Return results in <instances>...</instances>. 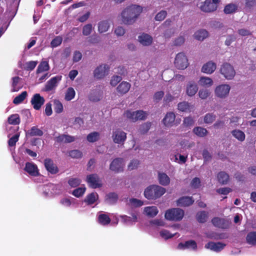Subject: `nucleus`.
I'll return each mask as SVG.
<instances>
[{
	"label": "nucleus",
	"mask_w": 256,
	"mask_h": 256,
	"mask_svg": "<svg viewBox=\"0 0 256 256\" xmlns=\"http://www.w3.org/2000/svg\"><path fill=\"white\" fill-rule=\"evenodd\" d=\"M142 12V8L138 5H132L124 8L121 13L122 20L126 24H134Z\"/></svg>",
	"instance_id": "obj_1"
},
{
	"label": "nucleus",
	"mask_w": 256,
	"mask_h": 256,
	"mask_svg": "<svg viewBox=\"0 0 256 256\" xmlns=\"http://www.w3.org/2000/svg\"><path fill=\"white\" fill-rule=\"evenodd\" d=\"M166 192V189L160 186L152 184L147 187L144 191V196L148 200H156Z\"/></svg>",
	"instance_id": "obj_2"
},
{
	"label": "nucleus",
	"mask_w": 256,
	"mask_h": 256,
	"mask_svg": "<svg viewBox=\"0 0 256 256\" xmlns=\"http://www.w3.org/2000/svg\"><path fill=\"white\" fill-rule=\"evenodd\" d=\"M184 214V210L182 209L172 208L166 212L164 216L167 220L178 222L182 219Z\"/></svg>",
	"instance_id": "obj_3"
},
{
	"label": "nucleus",
	"mask_w": 256,
	"mask_h": 256,
	"mask_svg": "<svg viewBox=\"0 0 256 256\" xmlns=\"http://www.w3.org/2000/svg\"><path fill=\"white\" fill-rule=\"evenodd\" d=\"M197 6L201 11L206 13L212 12L217 10L216 6L212 3L211 0H200L197 4Z\"/></svg>",
	"instance_id": "obj_4"
},
{
	"label": "nucleus",
	"mask_w": 256,
	"mask_h": 256,
	"mask_svg": "<svg viewBox=\"0 0 256 256\" xmlns=\"http://www.w3.org/2000/svg\"><path fill=\"white\" fill-rule=\"evenodd\" d=\"M220 72L228 80L232 79L236 74V72L233 66L227 62L222 64L220 69Z\"/></svg>",
	"instance_id": "obj_5"
},
{
	"label": "nucleus",
	"mask_w": 256,
	"mask_h": 256,
	"mask_svg": "<svg viewBox=\"0 0 256 256\" xmlns=\"http://www.w3.org/2000/svg\"><path fill=\"white\" fill-rule=\"evenodd\" d=\"M174 63L175 66L180 70L186 68L188 65L187 57L183 52H180L176 54Z\"/></svg>",
	"instance_id": "obj_6"
},
{
	"label": "nucleus",
	"mask_w": 256,
	"mask_h": 256,
	"mask_svg": "<svg viewBox=\"0 0 256 256\" xmlns=\"http://www.w3.org/2000/svg\"><path fill=\"white\" fill-rule=\"evenodd\" d=\"M109 70L110 67L108 65H100L94 71V76L98 80L102 79L108 74Z\"/></svg>",
	"instance_id": "obj_7"
},
{
	"label": "nucleus",
	"mask_w": 256,
	"mask_h": 256,
	"mask_svg": "<svg viewBox=\"0 0 256 256\" xmlns=\"http://www.w3.org/2000/svg\"><path fill=\"white\" fill-rule=\"evenodd\" d=\"M124 160L122 158H116L110 163V169L115 173L122 172L124 170Z\"/></svg>",
	"instance_id": "obj_8"
},
{
	"label": "nucleus",
	"mask_w": 256,
	"mask_h": 256,
	"mask_svg": "<svg viewBox=\"0 0 256 256\" xmlns=\"http://www.w3.org/2000/svg\"><path fill=\"white\" fill-rule=\"evenodd\" d=\"M112 137L114 143L123 144L126 138V134L118 128L113 132Z\"/></svg>",
	"instance_id": "obj_9"
},
{
	"label": "nucleus",
	"mask_w": 256,
	"mask_h": 256,
	"mask_svg": "<svg viewBox=\"0 0 256 256\" xmlns=\"http://www.w3.org/2000/svg\"><path fill=\"white\" fill-rule=\"evenodd\" d=\"M212 224L217 228L222 229L228 228L230 226V222L226 219L214 217L212 220Z\"/></svg>",
	"instance_id": "obj_10"
},
{
	"label": "nucleus",
	"mask_w": 256,
	"mask_h": 256,
	"mask_svg": "<svg viewBox=\"0 0 256 256\" xmlns=\"http://www.w3.org/2000/svg\"><path fill=\"white\" fill-rule=\"evenodd\" d=\"M86 181L89 184L90 186L93 188H100L102 186L99 176L96 174L87 176Z\"/></svg>",
	"instance_id": "obj_11"
},
{
	"label": "nucleus",
	"mask_w": 256,
	"mask_h": 256,
	"mask_svg": "<svg viewBox=\"0 0 256 256\" xmlns=\"http://www.w3.org/2000/svg\"><path fill=\"white\" fill-rule=\"evenodd\" d=\"M230 89V87L228 84L220 85L215 89L216 95L218 98H224L228 94Z\"/></svg>",
	"instance_id": "obj_12"
},
{
	"label": "nucleus",
	"mask_w": 256,
	"mask_h": 256,
	"mask_svg": "<svg viewBox=\"0 0 256 256\" xmlns=\"http://www.w3.org/2000/svg\"><path fill=\"white\" fill-rule=\"evenodd\" d=\"M45 102L44 97L42 96L39 94H34L30 100L32 105L36 110H39Z\"/></svg>",
	"instance_id": "obj_13"
},
{
	"label": "nucleus",
	"mask_w": 256,
	"mask_h": 256,
	"mask_svg": "<svg viewBox=\"0 0 256 256\" xmlns=\"http://www.w3.org/2000/svg\"><path fill=\"white\" fill-rule=\"evenodd\" d=\"M62 78V76H56L52 78L46 82L44 87V90L46 92L52 90L57 86L58 83L61 80Z\"/></svg>",
	"instance_id": "obj_14"
},
{
	"label": "nucleus",
	"mask_w": 256,
	"mask_h": 256,
	"mask_svg": "<svg viewBox=\"0 0 256 256\" xmlns=\"http://www.w3.org/2000/svg\"><path fill=\"white\" fill-rule=\"evenodd\" d=\"M194 200L192 196H184L180 198L176 202V205L180 207H187L192 205Z\"/></svg>",
	"instance_id": "obj_15"
},
{
	"label": "nucleus",
	"mask_w": 256,
	"mask_h": 256,
	"mask_svg": "<svg viewBox=\"0 0 256 256\" xmlns=\"http://www.w3.org/2000/svg\"><path fill=\"white\" fill-rule=\"evenodd\" d=\"M24 170L31 176H36L40 175L38 166L34 163L26 162Z\"/></svg>",
	"instance_id": "obj_16"
},
{
	"label": "nucleus",
	"mask_w": 256,
	"mask_h": 256,
	"mask_svg": "<svg viewBox=\"0 0 256 256\" xmlns=\"http://www.w3.org/2000/svg\"><path fill=\"white\" fill-rule=\"evenodd\" d=\"M44 164L46 170L50 174H56L58 172V168L54 164L52 160L50 158L45 159Z\"/></svg>",
	"instance_id": "obj_17"
},
{
	"label": "nucleus",
	"mask_w": 256,
	"mask_h": 256,
	"mask_svg": "<svg viewBox=\"0 0 256 256\" xmlns=\"http://www.w3.org/2000/svg\"><path fill=\"white\" fill-rule=\"evenodd\" d=\"M177 248L179 250L191 248L193 250H196L197 249V244L194 240H189L184 242L179 243Z\"/></svg>",
	"instance_id": "obj_18"
},
{
	"label": "nucleus",
	"mask_w": 256,
	"mask_h": 256,
	"mask_svg": "<svg viewBox=\"0 0 256 256\" xmlns=\"http://www.w3.org/2000/svg\"><path fill=\"white\" fill-rule=\"evenodd\" d=\"M76 140L74 136L69 134H62L54 138V140L58 143H70L74 142Z\"/></svg>",
	"instance_id": "obj_19"
},
{
	"label": "nucleus",
	"mask_w": 256,
	"mask_h": 256,
	"mask_svg": "<svg viewBox=\"0 0 256 256\" xmlns=\"http://www.w3.org/2000/svg\"><path fill=\"white\" fill-rule=\"evenodd\" d=\"M225 246L226 244L220 242H210L205 245V248L216 252H219L224 249Z\"/></svg>",
	"instance_id": "obj_20"
},
{
	"label": "nucleus",
	"mask_w": 256,
	"mask_h": 256,
	"mask_svg": "<svg viewBox=\"0 0 256 256\" xmlns=\"http://www.w3.org/2000/svg\"><path fill=\"white\" fill-rule=\"evenodd\" d=\"M198 90L197 84L192 81L189 82L186 87V93L190 96H192L195 95Z\"/></svg>",
	"instance_id": "obj_21"
},
{
	"label": "nucleus",
	"mask_w": 256,
	"mask_h": 256,
	"mask_svg": "<svg viewBox=\"0 0 256 256\" xmlns=\"http://www.w3.org/2000/svg\"><path fill=\"white\" fill-rule=\"evenodd\" d=\"M216 64L211 61H210L202 66V72L208 74H212L216 69Z\"/></svg>",
	"instance_id": "obj_22"
},
{
	"label": "nucleus",
	"mask_w": 256,
	"mask_h": 256,
	"mask_svg": "<svg viewBox=\"0 0 256 256\" xmlns=\"http://www.w3.org/2000/svg\"><path fill=\"white\" fill-rule=\"evenodd\" d=\"M140 42L144 46H150L152 42V38L148 34L143 33L138 37Z\"/></svg>",
	"instance_id": "obj_23"
},
{
	"label": "nucleus",
	"mask_w": 256,
	"mask_h": 256,
	"mask_svg": "<svg viewBox=\"0 0 256 256\" xmlns=\"http://www.w3.org/2000/svg\"><path fill=\"white\" fill-rule=\"evenodd\" d=\"M158 178L159 184L162 186H167L170 183V178L166 173L158 172Z\"/></svg>",
	"instance_id": "obj_24"
},
{
	"label": "nucleus",
	"mask_w": 256,
	"mask_h": 256,
	"mask_svg": "<svg viewBox=\"0 0 256 256\" xmlns=\"http://www.w3.org/2000/svg\"><path fill=\"white\" fill-rule=\"evenodd\" d=\"M175 118L176 116L173 112H168L163 119L164 125L166 126H172L174 122Z\"/></svg>",
	"instance_id": "obj_25"
},
{
	"label": "nucleus",
	"mask_w": 256,
	"mask_h": 256,
	"mask_svg": "<svg viewBox=\"0 0 256 256\" xmlns=\"http://www.w3.org/2000/svg\"><path fill=\"white\" fill-rule=\"evenodd\" d=\"M131 86L130 83L126 82H122L117 87L116 90L118 93L122 95L127 93Z\"/></svg>",
	"instance_id": "obj_26"
},
{
	"label": "nucleus",
	"mask_w": 256,
	"mask_h": 256,
	"mask_svg": "<svg viewBox=\"0 0 256 256\" xmlns=\"http://www.w3.org/2000/svg\"><path fill=\"white\" fill-rule=\"evenodd\" d=\"M120 218L123 222L128 225L132 224L134 222L137 221V216L136 214H133L132 216H128L126 215L120 216Z\"/></svg>",
	"instance_id": "obj_27"
},
{
	"label": "nucleus",
	"mask_w": 256,
	"mask_h": 256,
	"mask_svg": "<svg viewBox=\"0 0 256 256\" xmlns=\"http://www.w3.org/2000/svg\"><path fill=\"white\" fill-rule=\"evenodd\" d=\"M98 198V195L96 192H92L88 194L84 200V202L88 205L94 204Z\"/></svg>",
	"instance_id": "obj_28"
},
{
	"label": "nucleus",
	"mask_w": 256,
	"mask_h": 256,
	"mask_svg": "<svg viewBox=\"0 0 256 256\" xmlns=\"http://www.w3.org/2000/svg\"><path fill=\"white\" fill-rule=\"evenodd\" d=\"M218 182L222 184H226L229 180V175L224 172H220L217 175Z\"/></svg>",
	"instance_id": "obj_29"
},
{
	"label": "nucleus",
	"mask_w": 256,
	"mask_h": 256,
	"mask_svg": "<svg viewBox=\"0 0 256 256\" xmlns=\"http://www.w3.org/2000/svg\"><path fill=\"white\" fill-rule=\"evenodd\" d=\"M208 36V33L206 30H200L196 31L194 36L196 40L202 41Z\"/></svg>",
	"instance_id": "obj_30"
},
{
	"label": "nucleus",
	"mask_w": 256,
	"mask_h": 256,
	"mask_svg": "<svg viewBox=\"0 0 256 256\" xmlns=\"http://www.w3.org/2000/svg\"><path fill=\"white\" fill-rule=\"evenodd\" d=\"M144 212L148 216L153 218L158 214V210L156 206H152L146 207Z\"/></svg>",
	"instance_id": "obj_31"
},
{
	"label": "nucleus",
	"mask_w": 256,
	"mask_h": 256,
	"mask_svg": "<svg viewBox=\"0 0 256 256\" xmlns=\"http://www.w3.org/2000/svg\"><path fill=\"white\" fill-rule=\"evenodd\" d=\"M22 78L18 76L12 78V92H18L22 87V86L20 84V82Z\"/></svg>",
	"instance_id": "obj_32"
},
{
	"label": "nucleus",
	"mask_w": 256,
	"mask_h": 256,
	"mask_svg": "<svg viewBox=\"0 0 256 256\" xmlns=\"http://www.w3.org/2000/svg\"><path fill=\"white\" fill-rule=\"evenodd\" d=\"M193 132L199 137H204L207 135L208 131L205 128L196 126L193 129Z\"/></svg>",
	"instance_id": "obj_33"
},
{
	"label": "nucleus",
	"mask_w": 256,
	"mask_h": 256,
	"mask_svg": "<svg viewBox=\"0 0 256 256\" xmlns=\"http://www.w3.org/2000/svg\"><path fill=\"white\" fill-rule=\"evenodd\" d=\"M43 134V132L36 126L32 127L30 130L27 132V135L30 136H42Z\"/></svg>",
	"instance_id": "obj_34"
},
{
	"label": "nucleus",
	"mask_w": 256,
	"mask_h": 256,
	"mask_svg": "<svg viewBox=\"0 0 256 256\" xmlns=\"http://www.w3.org/2000/svg\"><path fill=\"white\" fill-rule=\"evenodd\" d=\"M246 241L249 244L256 246V232H248L246 237Z\"/></svg>",
	"instance_id": "obj_35"
},
{
	"label": "nucleus",
	"mask_w": 256,
	"mask_h": 256,
	"mask_svg": "<svg viewBox=\"0 0 256 256\" xmlns=\"http://www.w3.org/2000/svg\"><path fill=\"white\" fill-rule=\"evenodd\" d=\"M118 200V195L115 192H110L106 196V200L110 204H116Z\"/></svg>",
	"instance_id": "obj_36"
},
{
	"label": "nucleus",
	"mask_w": 256,
	"mask_h": 256,
	"mask_svg": "<svg viewBox=\"0 0 256 256\" xmlns=\"http://www.w3.org/2000/svg\"><path fill=\"white\" fill-rule=\"evenodd\" d=\"M110 221L111 220L109 216L106 214H100L98 216V222L102 225H108L110 222Z\"/></svg>",
	"instance_id": "obj_37"
},
{
	"label": "nucleus",
	"mask_w": 256,
	"mask_h": 256,
	"mask_svg": "<svg viewBox=\"0 0 256 256\" xmlns=\"http://www.w3.org/2000/svg\"><path fill=\"white\" fill-rule=\"evenodd\" d=\"M232 135L240 142H243L245 140L244 133L240 130H234L232 132Z\"/></svg>",
	"instance_id": "obj_38"
},
{
	"label": "nucleus",
	"mask_w": 256,
	"mask_h": 256,
	"mask_svg": "<svg viewBox=\"0 0 256 256\" xmlns=\"http://www.w3.org/2000/svg\"><path fill=\"white\" fill-rule=\"evenodd\" d=\"M208 214L206 211L199 212L196 214V218L200 223H204L208 218Z\"/></svg>",
	"instance_id": "obj_39"
},
{
	"label": "nucleus",
	"mask_w": 256,
	"mask_h": 256,
	"mask_svg": "<svg viewBox=\"0 0 256 256\" xmlns=\"http://www.w3.org/2000/svg\"><path fill=\"white\" fill-rule=\"evenodd\" d=\"M238 9V6L234 4H226L224 9V12L226 14H231L235 12Z\"/></svg>",
	"instance_id": "obj_40"
},
{
	"label": "nucleus",
	"mask_w": 256,
	"mask_h": 256,
	"mask_svg": "<svg viewBox=\"0 0 256 256\" xmlns=\"http://www.w3.org/2000/svg\"><path fill=\"white\" fill-rule=\"evenodd\" d=\"M109 28L110 24L108 20H102L98 23V30L100 33L106 32Z\"/></svg>",
	"instance_id": "obj_41"
},
{
	"label": "nucleus",
	"mask_w": 256,
	"mask_h": 256,
	"mask_svg": "<svg viewBox=\"0 0 256 256\" xmlns=\"http://www.w3.org/2000/svg\"><path fill=\"white\" fill-rule=\"evenodd\" d=\"M50 69L48 63L46 61L42 62L38 65L36 72L37 74L41 73L44 72L48 71Z\"/></svg>",
	"instance_id": "obj_42"
},
{
	"label": "nucleus",
	"mask_w": 256,
	"mask_h": 256,
	"mask_svg": "<svg viewBox=\"0 0 256 256\" xmlns=\"http://www.w3.org/2000/svg\"><path fill=\"white\" fill-rule=\"evenodd\" d=\"M8 124L13 125L18 124L20 122V116L18 114H13L10 115L8 119Z\"/></svg>",
	"instance_id": "obj_43"
},
{
	"label": "nucleus",
	"mask_w": 256,
	"mask_h": 256,
	"mask_svg": "<svg viewBox=\"0 0 256 256\" xmlns=\"http://www.w3.org/2000/svg\"><path fill=\"white\" fill-rule=\"evenodd\" d=\"M200 85L202 86H210L212 84V80L208 77H202L198 81Z\"/></svg>",
	"instance_id": "obj_44"
},
{
	"label": "nucleus",
	"mask_w": 256,
	"mask_h": 256,
	"mask_svg": "<svg viewBox=\"0 0 256 256\" xmlns=\"http://www.w3.org/2000/svg\"><path fill=\"white\" fill-rule=\"evenodd\" d=\"M28 96L26 91L22 92L20 94L16 96L13 100V103L15 104H18L22 102Z\"/></svg>",
	"instance_id": "obj_45"
},
{
	"label": "nucleus",
	"mask_w": 256,
	"mask_h": 256,
	"mask_svg": "<svg viewBox=\"0 0 256 256\" xmlns=\"http://www.w3.org/2000/svg\"><path fill=\"white\" fill-rule=\"evenodd\" d=\"M100 138V134L98 132H94L89 134L86 137L87 140L90 142H94Z\"/></svg>",
	"instance_id": "obj_46"
},
{
	"label": "nucleus",
	"mask_w": 256,
	"mask_h": 256,
	"mask_svg": "<svg viewBox=\"0 0 256 256\" xmlns=\"http://www.w3.org/2000/svg\"><path fill=\"white\" fill-rule=\"evenodd\" d=\"M190 104L187 102H180L178 104V108L182 112H186L190 110Z\"/></svg>",
	"instance_id": "obj_47"
},
{
	"label": "nucleus",
	"mask_w": 256,
	"mask_h": 256,
	"mask_svg": "<svg viewBox=\"0 0 256 256\" xmlns=\"http://www.w3.org/2000/svg\"><path fill=\"white\" fill-rule=\"evenodd\" d=\"M194 124V120L191 116H188L184 118L182 125L184 128H190Z\"/></svg>",
	"instance_id": "obj_48"
},
{
	"label": "nucleus",
	"mask_w": 256,
	"mask_h": 256,
	"mask_svg": "<svg viewBox=\"0 0 256 256\" xmlns=\"http://www.w3.org/2000/svg\"><path fill=\"white\" fill-rule=\"evenodd\" d=\"M136 116L134 118V122H136L138 120H144L147 116V114L143 110H136Z\"/></svg>",
	"instance_id": "obj_49"
},
{
	"label": "nucleus",
	"mask_w": 256,
	"mask_h": 256,
	"mask_svg": "<svg viewBox=\"0 0 256 256\" xmlns=\"http://www.w3.org/2000/svg\"><path fill=\"white\" fill-rule=\"evenodd\" d=\"M64 110L63 105L58 100L54 102V110L56 114H60Z\"/></svg>",
	"instance_id": "obj_50"
},
{
	"label": "nucleus",
	"mask_w": 256,
	"mask_h": 256,
	"mask_svg": "<svg viewBox=\"0 0 256 256\" xmlns=\"http://www.w3.org/2000/svg\"><path fill=\"white\" fill-rule=\"evenodd\" d=\"M102 96L100 94L96 92H93L90 93L88 96V98L90 101L96 102L100 100Z\"/></svg>",
	"instance_id": "obj_51"
},
{
	"label": "nucleus",
	"mask_w": 256,
	"mask_h": 256,
	"mask_svg": "<svg viewBox=\"0 0 256 256\" xmlns=\"http://www.w3.org/2000/svg\"><path fill=\"white\" fill-rule=\"evenodd\" d=\"M75 94L76 92L74 89L72 88H69L66 94L65 99L68 101H70L74 98Z\"/></svg>",
	"instance_id": "obj_52"
},
{
	"label": "nucleus",
	"mask_w": 256,
	"mask_h": 256,
	"mask_svg": "<svg viewBox=\"0 0 256 256\" xmlns=\"http://www.w3.org/2000/svg\"><path fill=\"white\" fill-rule=\"evenodd\" d=\"M216 118V115L214 114L208 113L204 116V120L206 124H211L215 120Z\"/></svg>",
	"instance_id": "obj_53"
},
{
	"label": "nucleus",
	"mask_w": 256,
	"mask_h": 256,
	"mask_svg": "<svg viewBox=\"0 0 256 256\" xmlns=\"http://www.w3.org/2000/svg\"><path fill=\"white\" fill-rule=\"evenodd\" d=\"M69 156L74 158H80L82 157V153L78 150H72L69 152Z\"/></svg>",
	"instance_id": "obj_54"
},
{
	"label": "nucleus",
	"mask_w": 256,
	"mask_h": 256,
	"mask_svg": "<svg viewBox=\"0 0 256 256\" xmlns=\"http://www.w3.org/2000/svg\"><path fill=\"white\" fill-rule=\"evenodd\" d=\"M81 182V180L78 178H70L68 180V184L72 188H76L78 186Z\"/></svg>",
	"instance_id": "obj_55"
},
{
	"label": "nucleus",
	"mask_w": 256,
	"mask_h": 256,
	"mask_svg": "<svg viewBox=\"0 0 256 256\" xmlns=\"http://www.w3.org/2000/svg\"><path fill=\"white\" fill-rule=\"evenodd\" d=\"M20 134L16 133L11 137L8 140V144L10 146H14L16 144V142L18 140Z\"/></svg>",
	"instance_id": "obj_56"
},
{
	"label": "nucleus",
	"mask_w": 256,
	"mask_h": 256,
	"mask_svg": "<svg viewBox=\"0 0 256 256\" xmlns=\"http://www.w3.org/2000/svg\"><path fill=\"white\" fill-rule=\"evenodd\" d=\"M130 203L132 206L135 208L140 207L144 204L142 201L135 198H130Z\"/></svg>",
	"instance_id": "obj_57"
},
{
	"label": "nucleus",
	"mask_w": 256,
	"mask_h": 256,
	"mask_svg": "<svg viewBox=\"0 0 256 256\" xmlns=\"http://www.w3.org/2000/svg\"><path fill=\"white\" fill-rule=\"evenodd\" d=\"M62 41V38L60 36H57L54 38L50 42V45L52 48H56L60 46Z\"/></svg>",
	"instance_id": "obj_58"
},
{
	"label": "nucleus",
	"mask_w": 256,
	"mask_h": 256,
	"mask_svg": "<svg viewBox=\"0 0 256 256\" xmlns=\"http://www.w3.org/2000/svg\"><path fill=\"white\" fill-rule=\"evenodd\" d=\"M85 191V188H78L73 190L72 194L76 197L79 198L84 194Z\"/></svg>",
	"instance_id": "obj_59"
},
{
	"label": "nucleus",
	"mask_w": 256,
	"mask_h": 256,
	"mask_svg": "<svg viewBox=\"0 0 256 256\" xmlns=\"http://www.w3.org/2000/svg\"><path fill=\"white\" fill-rule=\"evenodd\" d=\"M92 29V24H87L85 25L82 28V34L84 36H88L90 35Z\"/></svg>",
	"instance_id": "obj_60"
},
{
	"label": "nucleus",
	"mask_w": 256,
	"mask_h": 256,
	"mask_svg": "<svg viewBox=\"0 0 256 256\" xmlns=\"http://www.w3.org/2000/svg\"><path fill=\"white\" fill-rule=\"evenodd\" d=\"M167 15V12L166 10H161L156 14L155 16V20L157 21H162L164 20Z\"/></svg>",
	"instance_id": "obj_61"
},
{
	"label": "nucleus",
	"mask_w": 256,
	"mask_h": 256,
	"mask_svg": "<svg viewBox=\"0 0 256 256\" xmlns=\"http://www.w3.org/2000/svg\"><path fill=\"white\" fill-rule=\"evenodd\" d=\"M150 126L151 124L150 122H147L142 124L139 129L140 132L142 134L146 133L150 129Z\"/></svg>",
	"instance_id": "obj_62"
},
{
	"label": "nucleus",
	"mask_w": 256,
	"mask_h": 256,
	"mask_svg": "<svg viewBox=\"0 0 256 256\" xmlns=\"http://www.w3.org/2000/svg\"><path fill=\"white\" fill-rule=\"evenodd\" d=\"M174 235L175 234H172L168 230H164L160 232V236L166 240L172 238Z\"/></svg>",
	"instance_id": "obj_63"
},
{
	"label": "nucleus",
	"mask_w": 256,
	"mask_h": 256,
	"mask_svg": "<svg viewBox=\"0 0 256 256\" xmlns=\"http://www.w3.org/2000/svg\"><path fill=\"white\" fill-rule=\"evenodd\" d=\"M140 164L139 160H132L128 165V169L130 170H134L138 168Z\"/></svg>",
	"instance_id": "obj_64"
}]
</instances>
